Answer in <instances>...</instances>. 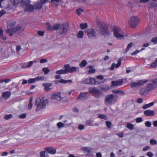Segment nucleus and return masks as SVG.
Instances as JSON below:
<instances>
[{
	"label": "nucleus",
	"instance_id": "1",
	"mask_svg": "<svg viewBox=\"0 0 157 157\" xmlns=\"http://www.w3.org/2000/svg\"><path fill=\"white\" fill-rule=\"evenodd\" d=\"M48 102V99H44L42 97L37 98L36 99V105L37 106L36 111H39L45 108Z\"/></svg>",
	"mask_w": 157,
	"mask_h": 157
},
{
	"label": "nucleus",
	"instance_id": "2",
	"mask_svg": "<svg viewBox=\"0 0 157 157\" xmlns=\"http://www.w3.org/2000/svg\"><path fill=\"white\" fill-rule=\"evenodd\" d=\"M89 92L96 98H99L103 96V93L96 87H90L89 89Z\"/></svg>",
	"mask_w": 157,
	"mask_h": 157
},
{
	"label": "nucleus",
	"instance_id": "3",
	"mask_svg": "<svg viewBox=\"0 0 157 157\" xmlns=\"http://www.w3.org/2000/svg\"><path fill=\"white\" fill-rule=\"evenodd\" d=\"M151 82L148 83L146 86L150 91L154 90L157 87V78L152 79Z\"/></svg>",
	"mask_w": 157,
	"mask_h": 157
},
{
	"label": "nucleus",
	"instance_id": "4",
	"mask_svg": "<svg viewBox=\"0 0 157 157\" xmlns=\"http://www.w3.org/2000/svg\"><path fill=\"white\" fill-rule=\"evenodd\" d=\"M113 35L117 39H120L124 38V36L119 33L121 30L120 28L117 26H114L113 28Z\"/></svg>",
	"mask_w": 157,
	"mask_h": 157
},
{
	"label": "nucleus",
	"instance_id": "5",
	"mask_svg": "<svg viewBox=\"0 0 157 157\" xmlns=\"http://www.w3.org/2000/svg\"><path fill=\"white\" fill-rule=\"evenodd\" d=\"M82 83L84 84H87L90 85H98L100 83L97 82L95 79L93 78L88 77L81 82Z\"/></svg>",
	"mask_w": 157,
	"mask_h": 157
},
{
	"label": "nucleus",
	"instance_id": "6",
	"mask_svg": "<svg viewBox=\"0 0 157 157\" xmlns=\"http://www.w3.org/2000/svg\"><path fill=\"white\" fill-rule=\"evenodd\" d=\"M68 29V25L66 24H61L59 33L60 35L65 34Z\"/></svg>",
	"mask_w": 157,
	"mask_h": 157
},
{
	"label": "nucleus",
	"instance_id": "7",
	"mask_svg": "<svg viewBox=\"0 0 157 157\" xmlns=\"http://www.w3.org/2000/svg\"><path fill=\"white\" fill-rule=\"evenodd\" d=\"M21 27L19 26L10 27L7 29L6 32L9 34L10 36H12L13 34L16 31L20 30Z\"/></svg>",
	"mask_w": 157,
	"mask_h": 157
},
{
	"label": "nucleus",
	"instance_id": "8",
	"mask_svg": "<svg viewBox=\"0 0 157 157\" xmlns=\"http://www.w3.org/2000/svg\"><path fill=\"white\" fill-rule=\"evenodd\" d=\"M139 22V18L137 16H134L131 17L129 24L131 26L134 27L138 24Z\"/></svg>",
	"mask_w": 157,
	"mask_h": 157
},
{
	"label": "nucleus",
	"instance_id": "9",
	"mask_svg": "<svg viewBox=\"0 0 157 157\" xmlns=\"http://www.w3.org/2000/svg\"><path fill=\"white\" fill-rule=\"evenodd\" d=\"M64 68L66 69L67 73H73L77 69H78V67H70V65L68 64L64 65Z\"/></svg>",
	"mask_w": 157,
	"mask_h": 157
},
{
	"label": "nucleus",
	"instance_id": "10",
	"mask_svg": "<svg viewBox=\"0 0 157 157\" xmlns=\"http://www.w3.org/2000/svg\"><path fill=\"white\" fill-rule=\"evenodd\" d=\"M61 94L59 92H57L53 94L51 96V99L52 100H56L57 102L61 100Z\"/></svg>",
	"mask_w": 157,
	"mask_h": 157
},
{
	"label": "nucleus",
	"instance_id": "11",
	"mask_svg": "<svg viewBox=\"0 0 157 157\" xmlns=\"http://www.w3.org/2000/svg\"><path fill=\"white\" fill-rule=\"evenodd\" d=\"M114 97L113 94L106 95L105 97V102H107L108 104H111L114 100Z\"/></svg>",
	"mask_w": 157,
	"mask_h": 157
},
{
	"label": "nucleus",
	"instance_id": "12",
	"mask_svg": "<svg viewBox=\"0 0 157 157\" xmlns=\"http://www.w3.org/2000/svg\"><path fill=\"white\" fill-rule=\"evenodd\" d=\"M88 96L87 94L86 93H82L78 97L77 99L79 100H85L88 98Z\"/></svg>",
	"mask_w": 157,
	"mask_h": 157
},
{
	"label": "nucleus",
	"instance_id": "13",
	"mask_svg": "<svg viewBox=\"0 0 157 157\" xmlns=\"http://www.w3.org/2000/svg\"><path fill=\"white\" fill-rule=\"evenodd\" d=\"M87 35L90 37H96V34L95 31L93 29H89L87 31Z\"/></svg>",
	"mask_w": 157,
	"mask_h": 157
},
{
	"label": "nucleus",
	"instance_id": "14",
	"mask_svg": "<svg viewBox=\"0 0 157 157\" xmlns=\"http://www.w3.org/2000/svg\"><path fill=\"white\" fill-rule=\"evenodd\" d=\"M26 6L25 10L26 12H30L33 11L34 8L32 5H29V4H27L24 6Z\"/></svg>",
	"mask_w": 157,
	"mask_h": 157
},
{
	"label": "nucleus",
	"instance_id": "15",
	"mask_svg": "<svg viewBox=\"0 0 157 157\" xmlns=\"http://www.w3.org/2000/svg\"><path fill=\"white\" fill-rule=\"evenodd\" d=\"M45 150L47 151L49 153L51 154H55L56 151V148H54L52 147H46L45 149Z\"/></svg>",
	"mask_w": 157,
	"mask_h": 157
},
{
	"label": "nucleus",
	"instance_id": "16",
	"mask_svg": "<svg viewBox=\"0 0 157 157\" xmlns=\"http://www.w3.org/2000/svg\"><path fill=\"white\" fill-rule=\"evenodd\" d=\"M42 86L44 87V90L48 92L52 90V88L50 87L52 86V84L50 83H42Z\"/></svg>",
	"mask_w": 157,
	"mask_h": 157
},
{
	"label": "nucleus",
	"instance_id": "17",
	"mask_svg": "<svg viewBox=\"0 0 157 157\" xmlns=\"http://www.w3.org/2000/svg\"><path fill=\"white\" fill-rule=\"evenodd\" d=\"M121 64V59H120L118 61L117 63L116 64L115 63H113L112 64V66L110 68V70L112 71L113 70L114 67L117 68L119 67Z\"/></svg>",
	"mask_w": 157,
	"mask_h": 157
},
{
	"label": "nucleus",
	"instance_id": "18",
	"mask_svg": "<svg viewBox=\"0 0 157 157\" xmlns=\"http://www.w3.org/2000/svg\"><path fill=\"white\" fill-rule=\"evenodd\" d=\"M149 90L148 88H147V87L142 88L140 90V93L142 95H146L148 93Z\"/></svg>",
	"mask_w": 157,
	"mask_h": 157
},
{
	"label": "nucleus",
	"instance_id": "19",
	"mask_svg": "<svg viewBox=\"0 0 157 157\" xmlns=\"http://www.w3.org/2000/svg\"><path fill=\"white\" fill-rule=\"evenodd\" d=\"M123 83L122 80L118 81H113L111 82V85L112 86H117L121 85Z\"/></svg>",
	"mask_w": 157,
	"mask_h": 157
},
{
	"label": "nucleus",
	"instance_id": "20",
	"mask_svg": "<svg viewBox=\"0 0 157 157\" xmlns=\"http://www.w3.org/2000/svg\"><path fill=\"white\" fill-rule=\"evenodd\" d=\"M11 94L10 91H7L3 92L2 94V96L6 99H7L9 98Z\"/></svg>",
	"mask_w": 157,
	"mask_h": 157
},
{
	"label": "nucleus",
	"instance_id": "21",
	"mask_svg": "<svg viewBox=\"0 0 157 157\" xmlns=\"http://www.w3.org/2000/svg\"><path fill=\"white\" fill-rule=\"evenodd\" d=\"M43 4L40 2H37L34 5V9L36 10H40L42 7Z\"/></svg>",
	"mask_w": 157,
	"mask_h": 157
},
{
	"label": "nucleus",
	"instance_id": "22",
	"mask_svg": "<svg viewBox=\"0 0 157 157\" xmlns=\"http://www.w3.org/2000/svg\"><path fill=\"white\" fill-rule=\"evenodd\" d=\"M144 113L147 116H152L154 115L153 111L150 110H146L144 111Z\"/></svg>",
	"mask_w": 157,
	"mask_h": 157
},
{
	"label": "nucleus",
	"instance_id": "23",
	"mask_svg": "<svg viewBox=\"0 0 157 157\" xmlns=\"http://www.w3.org/2000/svg\"><path fill=\"white\" fill-rule=\"evenodd\" d=\"M109 89V86L108 85H104L100 87V89L103 92H107Z\"/></svg>",
	"mask_w": 157,
	"mask_h": 157
},
{
	"label": "nucleus",
	"instance_id": "24",
	"mask_svg": "<svg viewBox=\"0 0 157 157\" xmlns=\"http://www.w3.org/2000/svg\"><path fill=\"white\" fill-rule=\"evenodd\" d=\"M101 32L104 36L107 35L109 34V32L107 28H104L102 29Z\"/></svg>",
	"mask_w": 157,
	"mask_h": 157
},
{
	"label": "nucleus",
	"instance_id": "25",
	"mask_svg": "<svg viewBox=\"0 0 157 157\" xmlns=\"http://www.w3.org/2000/svg\"><path fill=\"white\" fill-rule=\"evenodd\" d=\"M112 91L114 93L120 94L122 95H124V93L123 91L117 89L112 90Z\"/></svg>",
	"mask_w": 157,
	"mask_h": 157
},
{
	"label": "nucleus",
	"instance_id": "26",
	"mask_svg": "<svg viewBox=\"0 0 157 157\" xmlns=\"http://www.w3.org/2000/svg\"><path fill=\"white\" fill-rule=\"evenodd\" d=\"M66 71V68H65L64 69H61L57 71L56 72V73L59 75L65 74L67 73Z\"/></svg>",
	"mask_w": 157,
	"mask_h": 157
},
{
	"label": "nucleus",
	"instance_id": "27",
	"mask_svg": "<svg viewBox=\"0 0 157 157\" xmlns=\"http://www.w3.org/2000/svg\"><path fill=\"white\" fill-rule=\"evenodd\" d=\"M149 67L150 68H155L157 66V58L155 62L149 64Z\"/></svg>",
	"mask_w": 157,
	"mask_h": 157
},
{
	"label": "nucleus",
	"instance_id": "28",
	"mask_svg": "<svg viewBox=\"0 0 157 157\" xmlns=\"http://www.w3.org/2000/svg\"><path fill=\"white\" fill-rule=\"evenodd\" d=\"M21 0H10V2L11 4L14 6H16L21 2Z\"/></svg>",
	"mask_w": 157,
	"mask_h": 157
},
{
	"label": "nucleus",
	"instance_id": "29",
	"mask_svg": "<svg viewBox=\"0 0 157 157\" xmlns=\"http://www.w3.org/2000/svg\"><path fill=\"white\" fill-rule=\"evenodd\" d=\"M153 104L154 103L153 102H151L149 104L144 105L143 106L142 108L144 109H145L153 105Z\"/></svg>",
	"mask_w": 157,
	"mask_h": 157
},
{
	"label": "nucleus",
	"instance_id": "30",
	"mask_svg": "<svg viewBox=\"0 0 157 157\" xmlns=\"http://www.w3.org/2000/svg\"><path fill=\"white\" fill-rule=\"evenodd\" d=\"M30 0H22L21 2V4L22 6H25L27 4L30 3Z\"/></svg>",
	"mask_w": 157,
	"mask_h": 157
},
{
	"label": "nucleus",
	"instance_id": "31",
	"mask_svg": "<svg viewBox=\"0 0 157 157\" xmlns=\"http://www.w3.org/2000/svg\"><path fill=\"white\" fill-rule=\"evenodd\" d=\"M83 35H84L83 32L82 31H80L78 32V33L77 34V37L78 38L81 39L83 37Z\"/></svg>",
	"mask_w": 157,
	"mask_h": 157
},
{
	"label": "nucleus",
	"instance_id": "32",
	"mask_svg": "<svg viewBox=\"0 0 157 157\" xmlns=\"http://www.w3.org/2000/svg\"><path fill=\"white\" fill-rule=\"evenodd\" d=\"M36 61H30L28 63V65L25 67H22V68H27V67H29L32 66L33 64V63H36Z\"/></svg>",
	"mask_w": 157,
	"mask_h": 157
},
{
	"label": "nucleus",
	"instance_id": "33",
	"mask_svg": "<svg viewBox=\"0 0 157 157\" xmlns=\"http://www.w3.org/2000/svg\"><path fill=\"white\" fill-rule=\"evenodd\" d=\"M148 6L149 8H152V7H157V3L152 2L149 3L148 4Z\"/></svg>",
	"mask_w": 157,
	"mask_h": 157
},
{
	"label": "nucleus",
	"instance_id": "34",
	"mask_svg": "<svg viewBox=\"0 0 157 157\" xmlns=\"http://www.w3.org/2000/svg\"><path fill=\"white\" fill-rule=\"evenodd\" d=\"M0 38L4 40H5L6 39V37L3 36V31L1 28H0Z\"/></svg>",
	"mask_w": 157,
	"mask_h": 157
},
{
	"label": "nucleus",
	"instance_id": "35",
	"mask_svg": "<svg viewBox=\"0 0 157 157\" xmlns=\"http://www.w3.org/2000/svg\"><path fill=\"white\" fill-rule=\"evenodd\" d=\"M147 81V80L144 79L139 80L138 82V83L139 86H142L143 85L146 83Z\"/></svg>",
	"mask_w": 157,
	"mask_h": 157
},
{
	"label": "nucleus",
	"instance_id": "36",
	"mask_svg": "<svg viewBox=\"0 0 157 157\" xmlns=\"http://www.w3.org/2000/svg\"><path fill=\"white\" fill-rule=\"evenodd\" d=\"M71 82L72 81L71 80H66L63 79H61L59 81V83H66L68 82Z\"/></svg>",
	"mask_w": 157,
	"mask_h": 157
},
{
	"label": "nucleus",
	"instance_id": "37",
	"mask_svg": "<svg viewBox=\"0 0 157 157\" xmlns=\"http://www.w3.org/2000/svg\"><path fill=\"white\" fill-rule=\"evenodd\" d=\"M46 25L47 26V29L49 31L53 30V27L50 25L49 23L48 22L46 23Z\"/></svg>",
	"mask_w": 157,
	"mask_h": 157
},
{
	"label": "nucleus",
	"instance_id": "38",
	"mask_svg": "<svg viewBox=\"0 0 157 157\" xmlns=\"http://www.w3.org/2000/svg\"><path fill=\"white\" fill-rule=\"evenodd\" d=\"M127 127L129 130H132L134 128V125L131 123H128L127 125Z\"/></svg>",
	"mask_w": 157,
	"mask_h": 157
},
{
	"label": "nucleus",
	"instance_id": "39",
	"mask_svg": "<svg viewBox=\"0 0 157 157\" xmlns=\"http://www.w3.org/2000/svg\"><path fill=\"white\" fill-rule=\"evenodd\" d=\"M61 24H56L54 25L53 26V30L54 29L57 30L60 29Z\"/></svg>",
	"mask_w": 157,
	"mask_h": 157
},
{
	"label": "nucleus",
	"instance_id": "40",
	"mask_svg": "<svg viewBox=\"0 0 157 157\" xmlns=\"http://www.w3.org/2000/svg\"><path fill=\"white\" fill-rule=\"evenodd\" d=\"M131 86L132 87H138L139 86V84L138 82H132L131 83Z\"/></svg>",
	"mask_w": 157,
	"mask_h": 157
},
{
	"label": "nucleus",
	"instance_id": "41",
	"mask_svg": "<svg viewBox=\"0 0 157 157\" xmlns=\"http://www.w3.org/2000/svg\"><path fill=\"white\" fill-rule=\"evenodd\" d=\"M32 98H30L28 105V108L29 110L31 109L33 106V105L32 104Z\"/></svg>",
	"mask_w": 157,
	"mask_h": 157
},
{
	"label": "nucleus",
	"instance_id": "42",
	"mask_svg": "<svg viewBox=\"0 0 157 157\" xmlns=\"http://www.w3.org/2000/svg\"><path fill=\"white\" fill-rule=\"evenodd\" d=\"M87 63L85 60H83L80 64V66L81 67H83L85 66L87 64Z\"/></svg>",
	"mask_w": 157,
	"mask_h": 157
},
{
	"label": "nucleus",
	"instance_id": "43",
	"mask_svg": "<svg viewBox=\"0 0 157 157\" xmlns=\"http://www.w3.org/2000/svg\"><path fill=\"white\" fill-rule=\"evenodd\" d=\"M133 44L132 42H131L126 47V52H128L129 50V48L132 47Z\"/></svg>",
	"mask_w": 157,
	"mask_h": 157
},
{
	"label": "nucleus",
	"instance_id": "44",
	"mask_svg": "<svg viewBox=\"0 0 157 157\" xmlns=\"http://www.w3.org/2000/svg\"><path fill=\"white\" fill-rule=\"evenodd\" d=\"M57 125L58 128H59L64 127L65 125L63 123L61 122H59L57 123Z\"/></svg>",
	"mask_w": 157,
	"mask_h": 157
},
{
	"label": "nucleus",
	"instance_id": "45",
	"mask_svg": "<svg viewBox=\"0 0 157 157\" xmlns=\"http://www.w3.org/2000/svg\"><path fill=\"white\" fill-rule=\"evenodd\" d=\"M98 117L101 119H103L105 120H106L107 118L106 116L104 114H99L98 116Z\"/></svg>",
	"mask_w": 157,
	"mask_h": 157
},
{
	"label": "nucleus",
	"instance_id": "46",
	"mask_svg": "<svg viewBox=\"0 0 157 157\" xmlns=\"http://www.w3.org/2000/svg\"><path fill=\"white\" fill-rule=\"evenodd\" d=\"M43 71L44 72L45 74H47L50 71L49 70L48 68L44 67L42 69Z\"/></svg>",
	"mask_w": 157,
	"mask_h": 157
},
{
	"label": "nucleus",
	"instance_id": "47",
	"mask_svg": "<svg viewBox=\"0 0 157 157\" xmlns=\"http://www.w3.org/2000/svg\"><path fill=\"white\" fill-rule=\"evenodd\" d=\"M36 81H42L44 79V78L43 76L37 77L35 78Z\"/></svg>",
	"mask_w": 157,
	"mask_h": 157
},
{
	"label": "nucleus",
	"instance_id": "48",
	"mask_svg": "<svg viewBox=\"0 0 157 157\" xmlns=\"http://www.w3.org/2000/svg\"><path fill=\"white\" fill-rule=\"evenodd\" d=\"M80 26L81 27L82 29H84L87 27V25L86 23L81 24L80 25Z\"/></svg>",
	"mask_w": 157,
	"mask_h": 157
},
{
	"label": "nucleus",
	"instance_id": "49",
	"mask_svg": "<svg viewBox=\"0 0 157 157\" xmlns=\"http://www.w3.org/2000/svg\"><path fill=\"white\" fill-rule=\"evenodd\" d=\"M83 150L85 151H86L88 152H90L92 150V149L89 147H85L83 148Z\"/></svg>",
	"mask_w": 157,
	"mask_h": 157
},
{
	"label": "nucleus",
	"instance_id": "50",
	"mask_svg": "<svg viewBox=\"0 0 157 157\" xmlns=\"http://www.w3.org/2000/svg\"><path fill=\"white\" fill-rule=\"evenodd\" d=\"M151 42L153 43L154 44H156L157 43V37H155L152 38L151 40Z\"/></svg>",
	"mask_w": 157,
	"mask_h": 157
},
{
	"label": "nucleus",
	"instance_id": "51",
	"mask_svg": "<svg viewBox=\"0 0 157 157\" xmlns=\"http://www.w3.org/2000/svg\"><path fill=\"white\" fill-rule=\"evenodd\" d=\"M12 117V115L11 114L5 115L4 116V118L6 120H8Z\"/></svg>",
	"mask_w": 157,
	"mask_h": 157
},
{
	"label": "nucleus",
	"instance_id": "52",
	"mask_svg": "<svg viewBox=\"0 0 157 157\" xmlns=\"http://www.w3.org/2000/svg\"><path fill=\"white\" fill-rule=\"evenodd\" d=\"M83 12V10L82 9H79L77 10L76 13L78 15H79Z\"/></svg>",
	"mask_w": 157,
	"mask_h": 157
},
{
	"label": "nucleus",
	"instance_id": "53",
	"mask_svg": "<svg viewBox=\"0 0 157 157\" xmlns=\"http://www.w3.org/2000/svg\"><path fill=\"white\" fill-rule=\"evenodd\" d=\"M28 83L29 84H32L36 81L35 78H30L28 80Z\"/></svg>",
	"mask_w": 157,
	"mask_h": 157
},
{
	"label": "nucleus",
	"instance_id": "54",
	"mask_svg": "<svg viewBox=\"0 0 157 157\" xmlns=\"http://www.w3.org/2000/svg\"><path fill=\"white\" fill-rule=\"evenodd\" d=\"M136 123H140L142 122L143 121V120L141 117H137L136 119Z\"/></svg>",
	"mask_w": 157,
	"mask_h": 157
},
{
	"label": "nucleus",
	"instance_id": "55",
	"mask_svg": "<svg viewBox=\"0 0 157 157\" xmlns=\"http://www.w3.org/2000/svg\"><path fill=\"white\" fill-rule=\"evenodd\" d=\"M150 143L151 145H154L156 144L157 143V142L155 140L151 139L150 140Z\"/></svg>",
	"mask_w": 157,
	"mask_h": 157
},
{
	"label": "nucleus",
	"instance_id": "56",
	"mask_svg": "<svg viewBox=\"0 0 157 157\" xmlns=\"http://www.w3.org/2000/svg\"><path fill=\"white\" fill-rule=\"evenodd\" d=\"M111 122L109 121H107L106 122V124L108 128H110L111 126Z\"/></svg>",
	"mask_w": 157,
	"mask_h": 157
},
{
	"label": "nucleus",
	"instance_id": "57",
	"mask_svg": "<svg viewBox=\"0 0 157 157\" xmlns=\"http://www.w3.org/2000/svg\"><path fill=\"white\" fill-rule=\"evenodd\" d=\"M67 122V120H65L63 121L64 123L65 124L64 125H65V127L69 126L70 125L72 124V123L71 122L67 124L66 123Z\"/></svg>",
	"mask_w": 157,
	"mask_h": 157
},
{
	"label": "nucleus",
	"instance_id": "58",
	"mask_svg": "<svg viewBox=\"0 0 157 157\" xmlns=\"http://www.w3.org/2000/svg\"><path fill=\"white\" fill-rule=\"evenodd\" d=\"M140 52V51H139L138 50H136L135 51H134V52L132 53L131 54V55L132 56H134V55H136L137 54H138V53H139Z\"/></svg>",
	"mask_w": 157,
	"mask_h": 157
},
{
	"label": "nucleus",
	"instance_id": "59",
	"mask_svg": "<svg viewBox=\"0 0 157 157\" xmlns=\"http://www.w3.org/2000/svg\"><path fill=\"white\" fill-rule=\"evenodd\" d=\"M145 125L148 127H150L151 125V124L149 121H147L145 123Z\"/></svg>",
	"mask_w": 157,
	"mask_h": 157
},
{
	"label": "nucleus",
	"instance_id": "60",
	"mask_svg": "<svg viewBox=\"0 0 157 157\" xmlns=\"http://www.w3.org/2000/svg\"><path fill=\"white\" fill-rule=\"evenodd\" d=\"M37 33L39 35L41 36H43L44 34V33L41 31H38Z\"/></svg>",
	"mask_w": 157,
	"mask_h": 157
},
{
	"label": "nucleus",
	"instance_id": "61",
	"mask_svg": "<svg viewBox=\"0 0 157 157\" xmlns=\"http://www.w3.org/2000/svg\"><path fill=\"white\" fill-rule=\"evenodd\" d=\"M26 114L25 113H24L20 115L19 116V117L20 118H24L26 117Z\"/></svg>",
	"mask_w": 157,
	"mask_h": 157
},
{
	"label": "nucleus",
	"instance_id": "62",
	"mask_svg": "<svg viewBox=\"0 0 157 157\" xmlns=\"http://www.w3.org/2000/svg\"><path fill=\"white\" fill-rule=\"evenodd\" d=\"M137 102L139 103H141L143 102V100L141 98H139L137 100Z\"/></svg>",
	"mask_w": 157,
	"mask_h": 157
},
{
	"label": "nucleus",
	"instance_id": "63",
	"mask_svg": "<svg viewBox=\"0 0 157 157\" xmlns=\"http://www.w3.org/2000/svg\"><path fill=\"white\" fill-rule=\"evenodd\" d=\"M8 152L7 151L4 152L2 153H1L0 154V155L1 156H6L7 155Z\"/></svg>",
	"mask_w": 157,
	"mask_h": 157
},
{
	"label": "nucleus",
	"instance_id": "64",
	"mask_svg": "<svg viewBox=\"0 0 157 157\" xmlns=\"http://www.w3.org/2000/svg\"><path fill=\"white\" fill-rule=\"evenodd\" d=\"M40 157H45V152L44 151H42L40 152Z\"/></svg>",
	"mask_w": 157,
	"mask_h": 157
}]
</instances>
